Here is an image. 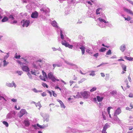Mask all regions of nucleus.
I'll list each match as a JSON object with an SVG mask.
<instances>
[{"instance_id": "f257e3e1", "label": "nucleus", "mask_w": 133, "mask_h": 133, "mask_svg": "<svg viewBox=\"0 0 133 133\" xmlns=\"http://www.w3.org/2000/svg\"><path fill=\"white\" fill-rule=\"evenodd\" d=\"M81 94L82 96L84 98H87L90 96V93L87 91L81 92Z\"/></svg>"}, {"instance_id": "a211bd4d", "label": "nucleus", "mask_w": 133, "mask_h": 133, "mask_svg": "<svg viewBox=\"0 0 133 133\" xmlns=\"http://www.w3.org/2000/svg\"><path fill=\"white\" fill-rule=\"evenodd\" d=\"M51 24L54 26L55 27L57 26V23L55 21H53L51 23Z\"/></svg>"}, {"instance_id": "bf43d9fd", "label": "nucleus", "mask_w": 133, "mask_h": 133, "mask_svg": "<svg viewBox=\"0 0 133 133\" xmlns=\"http://www.w3.org/2000/svg\"><path fill=\"white\" fill-rule=\"evenodd\" d=\"M101 76L102 77H104L105 76V75L103 73H101Z\"/></svg>"}, {"instance_id": "052dcab7", "label": "nucleus", "mask_w": 133, "mask_h": 133, "mask_svg": "<svg viewBox=\"0 0 133 133\" xmlns=\"http://www.w3.org/2000/svg\"><path fill=\"white\" fill-rule=\"evenodd\" d=\"M53 66L54 67V68L56 67V66L58 67L59 66L58 65H56V64H53Z\"/></svg>"}, {"instance_id": "c03bdc74", "label": "nucleus", "mask_w": 133, "mask_h": 133, "mask_svg": "<svg viewBox=\"0 0 133 133\" xmlns=\"http://www.w3.org/2000/svg\"><path fill=\"white\" fill-rule=\"evenodd\" d=\"M37 125L38 127H39L40 128H44V127H43V125H40L38 124H37Z\"/></svg>"}, {"instance_id": "ddd939ff", "label": "nucleus", "mask_w": 133, "mask_h": 133, "mask_svg": "<svg viewBox=\"0 0 133 133\" xmlns=\"http://www.w3.org/2000/svg\"><path fill=\"white\" fill-rule=\"evenodd\" d=\"M109 125L108 123H106L104 126L102 130L106 131L107 129L108 128Z\"/></svg>"}, {"instance_id": "412c9836", "label": "nucleus", "mask_w": 133, "mask_h": 133, "mask_svg": "<svg viewBox=\"0 0 133 133\" xmlns=\"http://www.w3.org/2000/svg\"><path fill=\"white\" fill-rule=\"evenodd\" d=\"M106 50V49L104 48H101L100 50H99V51L102 52L105 51Z\"/></svg>"}, {"instance_id": "9b49d317", "label": "nucleus", "mask_w": 133, "mask_h": 133, "mask_svg": "<svg viewBox=\"0 0 133 133\" xmlns=\"http://www.w3.org/2000/svg\"><path fill=\"white\" fill-rule=\"evenodd\" d=\"M79 48L81 50L82 55H83L84 53L85 50V47L82 46L81 47H80Z\"/></svg>"}, {"instance_id": "de8ad7c7", "label": "nucleus", "mask_w": 133, "mask_h": 133, "mask_svg": "<svg viewBox=\"0 0 133 133\" xmlns=\"http://www.w3.org/2000/svg\"><path fill=\"white\" fill-rule=\"evenodd\" d=\"M9 18L11 19H14V18L12 15H10L9 16Z\"/></svg>"}, {"instance_id": "0e129e2a", "label": "nucleus", "mask_w": 133, "mask_h": 133, "mask_svg": "<svg viewBox=\"0 0 133 133\" xmlns=\"http://www.w3.org/2000/svg\"><path fill=\"white\" fill-rule=\"evenodd\" d=\"M49 93V94L50 96H51L52 95V93L50 91H49L48 92Z\"/></svg>"}, {"instance_id": "0eeeda50", "label": "nucleus", "mask_w": 133, "mask_h": 133, "mask_svg": "<svg viewBox=\"0 0 133 133\" xmlns=\"http://www.w3.org/2000/svg\"><path fill=\"white\" fill-rule=\"evenodd\" d=\"M121 112V110L120 108H118L115 111L114 113L117 114V115H119Z\"/></svg>"}, {"instance_id": "7ed1b4c3", "label": "nucleus", "mask_w": 133, "mask_h": 133, "mask_svg": "<svg viewBox=\"0 0 133 133\" xmlns=\"http://www.w3.org/2000/svg\"><path fill=\"white\" fill-rule=\"evenodd\" d=\"M48 77L49 78L51 79L53 82L55 81L56 79L54 77L52 72H50L48 74Z\"/></svg>"}, {"instance_id": "423d86ee", "label": "nucleus", "mask_w": 133, "mask_h": 133, "mask_svg": "<svg viewBox=\"0 0 133 133\" xmlns=\"http://www.w3.org/2000/svg\"><path fill=\"white\" fill-rule=\"evenodd\" d=\"M38 16V13L37 11L32 13L31 15V17L32 18H37Z\"/></svg>"}, {"instance_id": "f3484780", "label": "nucleus", "mask_w": 133, "mask_h": 133, "mask_svg": "<svg viewBox=\"0 0 133 133\" xmlns=\"http://www.w3.org/2000/svg\"><path fill=\"white\" fill-rule=\"evenodd\" d=\"M124 58L129 61H132L133 60V58L131 57H127V56H125Z\"/></svg>"}, {"instance_id": "e433bc0d", "label": "nucleus", "mask_w": 133, "mask_h": 133, "mask_svg": "<svg viewBox=\"0 0 133 133\" xmlns=\"http://www.w3.org/2000/svg\"><path fill=\"white\" fill-rule=\"evenodd\" d=\"M27 75L28 76L29 78L30 79H32V76L31 75V74H30L29 72H28L27 74Z\"/></svg>"}, {"instance_id": "a18cd8bd", "label": "nucleus", "mask_w": 133, "mask_h": 133, "mask_svg": "<svg viewBox=\"0 0 133 133\" xmlns=\"http://www.w3.org/2000/svg\"><path fill=\"white\" fill-rule=\"evenodd\" d=\"M129 96L130 97H133V94L132 93H130L129 95Z\"/></svg>"}, {"instance_id": "49530a36", "label": "nucleus", "mask_w": 133, "mask_h": 133, "mask_svg": "<svg viewBox=\"0 0 133 133\" xmlns=\"http://www.w3.org/2000/svg\"><path fill=\"white\" fill-rule=\"evenodd\" d=\"M60 106L61 108H65V106L63 103Z\"/></svg>"}, {"instance_id": "cd10ccee", "label": "nucleus", "mask_w": 133, "mask_h": 133, "mask_svg": "<svg viewBox=\"0 0 133 133\" xmlns=\"http://www.w3.org/2000/svg\"><path fill=\"white\" fill-rule=\"evenodd\" d=\"M3 124L5 125L6 127H8L9 126L7 122L5 121H3Z\"/></svg>"}, {"instance_id": "864d4df0", "label": "nucleus", "mask_w": 133, "mask_h": 133, "mask_svg": "<svg viewBox=\"0 0 133 133\" xmlns=\"http://www.w3.org/2000/svg\"><path fill=\"white\" fill-rule=\"evenodd\" d=\"M42 95L43 96H44L46 95V94L45 92H43L42 94Z\"/></svg>"}, {"instance_id": "39448f33", "label": "nucleus", "mask_w": 133, "mask_h": 133, "mask_svg": "<svg viewBox=\"0 0 133 133\" xmlns=\"http://www.w3.org/2000/svg\"><path fill=\"white\" fill-rule=\"evenodd\" d=\"M26 112V110L24 109H22L19 112V117H21Z\"/></svg>"}, {"instance_id": "774afa93", "label": "nucleus", "mask_w": 133, "mask_h": 133, "mask_svg": "<svg viewBox=\"0 0 133 133\" xmlns=\"http://www.w3.org/2000/svg\"><path fill=\"white\" fill-rule=\"evenodd\" d=\"M102 133H107V132L106 131L102 130Z\"/></svg>"}, {"instance_id": "72a5a7b5", "label": "nucleus", "mask_w": 133, "mask_h": 133, "mask_svg": "<svg viewBox=\"0 0 133 133\" xmlns=\"http://www.w3.org/2000/svg\"><path fill=\"white\" fill-rule=\"evenodd\" d=\"M100 9V8H98L97 9L96 11V13L97 15H98L100 14L99 11Z\"/></svg>"}, {"instance_id": "4d7b16f0", "label": "nucleus", "mask_w": 133, "mask_h": 133, "mask_svg": "<svg viewBox=\"0 0 133 133\" xmlns=\"http://www.w3.org/2000/svg\"><path fill=\"white\" fill-rule=\"evenodd\" d=\"M98 55V53H96L94 54V56L95 57H97Z\"/></svg>"}, {"instance_id": "6ab92c4d", "label": "nucleus", "mask_w": 133, "mask_h": 133, "mask_svg": "<svg viewBox=\"0 0 133 133\" xmlns=\"http://www.w3.org/2000/svg\"><path fill=\"white\" fill-rule=\"evenodd\" d=\"M98 19H99V21L101 22H103L104 23H108V22H106L105 20H104V19H102L101 18H98Z\"/></svg>"}, {"instance_id": "ea45409f", "label": "nucleus", "mask_w": 133, "mask_h": 133, "mask_svg": "<svg viewBox=\"0 0 133 133\" xmlns=\"http://www.w3.org/2000/svg\"><path fill=\"white\" fill-rule=\"evenodd\" d=\"M17 53H16V54L15 56V58L16 59H19L20 58L21 56L20 55L17 56Z\"/></svg>"}, {"instance_id": "2f4dec72", "label": "nucleus", "mask_w": 133, "mask_h": 133, "mask_svg": "<svg viewBox=\"0 0 133 133\" xmlns=\"http://www.w3.org/2000/svg\"><path fill=\"white\" fill-rule=\"evenodd\" d=\"M96 89H96V88L95 87H94L91 89L90 91L91 92H93V91H95V90H96Z\"/></svg>"}, {"instance_id": "b1692460", "label": "nucleus", "mask_w": 133, "mask_h": 133, "mask_svg": "<svg viewBox=\"0 0 133 133\" xmlns=\"http://www.w3.org/2000/svg\"><path fill=\"white\" fill-rule=\"evenodd\" d=\"M95 71H91V73L89 74L90 76H95Z\"/></svg>"}, {"instance_id": "393cba45", "label": "nucleus", "mask_w": 133, "mask_h": 133, "mask_svg": "<svg viewBox=\"0 0 133 133\" xmlns=\"http://www.w3.org/2000/svg\"><path fill=\"white\" fill-rule=\"evenodd\" d=\"M114 119L115 120H117L118 119V118L117 115V114L114 113Z\"/></svg>"}, {"instance_id": "603ef678", "label": "nucleus", "mask_w": 133, "mask_h": 133, "mask_svg": "<svg viewBox=\"0 0 133 133\" xmlns=\"http://www.w3.org/2000/svg\"><path fill=\"white\" fill-rule=\"evenodd\" d=\"M126 0L128 1L130 3H131V4L132 5H133V2L131 1L130 0Z\"/></svg>"}, {"instance_id": "9d476101", "label": "nucleus", "mask_w": 133, "mask_h": 133, "mask_svg": "<svg viewBox=\"0 0 133 133\" xmlns=\"http://www.w3.org/2000/svg\"><path fill=\"white\" fill-rule=\"evenodd\" d=\"M124 10L127 12V13H129L130 14L133 15V13L132 11L129 9H128L126 8L124 9Z\"/></svg>"}, {"instance_id": "aec40b11", "label": "nucleus", "mask_w": 133, "mask_h": 133, "mask_svg": "<svg viewBox=\"0 0 133 133\" xmlns=\"http://www.w3.org/2000/svg\"><path fill=\"white\" fill-rule=\"evenodd\" d=\"M24 123L26 127L29 126L30 125L29 122L28 121H24Z\"/></svg>"}, {"instance_id": "bb28decb", "label": "nucleus", "mask_w": 133, "mask_h": 133, "mask_svg": "<svg viewBox=\"0 0 133 133\" xmlns=\"http://www.w3.org/2000/svg\"><path fill=\"white\" fill-rule=\"evenodd\" d=\"M42 85L44 87H46V88H48V85L45 83H42Z\"/></svg>"}, {"instance_id": "4468645a", "label": "nucleus", "mask_w": 133, "mask_h": 133, "mask_svg": "<svg viewBox=\"0 0 133 133\" xmlns=\"http://www.w3.org/2000/svg\"><path fill=\"white\" fill-rule=\"evenodd\" d=\"M125 47L124 45H121L120 48V50L122 52H123L125 49Z\"/></svg>"}, {"instance_id": "20e7f679", "label": "nucleus", "mask_w": 133, "mask_h": 133, "mask_svg": "<svg viewBox=\"0 0 133 133\" xmlns=\"http://www.w3.org/2000/svg\"><path fill=\"white\" fill-rule=\"evenodd\" d=\"M25 64H23L21 66V68L22 70L23 71L25 72H29V67L27 66L24 65Z\"/></svg>"}, {"instance_id": "f8f14e48", "label": "nucleus", "mask_w": 133, "mask_h": 133, "mask_svg": "<svg viewBox=\"0 0 133 133\" xmlns=\"http://www.w3.org/2000/svg\"><path fill=\"white\" fill-rule=\"evenodd\" d=\"M62 45H64L66 47H67L68 45H69V43L65 41H62Z\"/></svg>"}, {"instance_id": "58836bf2", "label": "nucleus", "mask_w": 133, "mask_h": 133, "mask_svg": "<svg viewBox=\"0 0 133 133\" xmlns=\"http://www.w3.org/2000/svg\"><path fill=\"white\" fill-rule=\"evenodd\" d=\"M57 101L60 104V105L61 104H62L63 103L62 102L61 100L59 99H57Z\"/></svg>"}, {"instance_id": "e2e57ef3", "label": "nucleus", "mask_w": 133, "mask_h": 133, "mask_svg": "<svg viewBox=\"0 0 133 133\" xmlns=\"http://www.w3.org/2000/svg\"><path fill=\"white\" fill-rule=\"evenodd\" d=\"M126 109L127 110H130L131 109L129 107H127L126 108Z\"/></svg>"}, {"instance_id": "6e6d98bb", "label": "nucleus", "mask_w": 133, "mask_h": 133, "mask_svg": "<svg viewBox=\"0 0 133 133\" xmlns=\"http://www.w3.org/2000/svg\"><path fill=\"white\" fill-rule=\"evenodd\" d=\"M31 72L32 74L34 75H36V73L35 71H31Z\"/></svg>"}, {"instance_id": "c756f323", "label": "nucleus", "mask_w": 133, "mask_h": 133, "mask_svg": "<svg viewBox=\"0 0 133 133\" xmlns=\"http://www.w3.org/2000/svg\"><path fill=\"white\" fill-rule=\"evenodd\" d=\"M3 65L4 66H5L7 64H8L9 62H7L6 60H4L3 61Z\"/></svg>"}, {"instance_id": "a878e982", "label": "nucleus", "mask_w": 133, "mask_h": 133, "mask_svg": "<svg viewBox=\"0 0 133 133\" xmlns=\"http://www.w3.org/2000/svg\"><path fill=\"white\" fill-rule=\"evenodd\" d=\"M60 33L61 38L62 39H64V36L62 34V31L61 30L60 31Z\"/></svg>"}, {"instance_id": "79ce46f5", "label": "nucleus", "mask_w": 133, "mask_h": 133, "mask_svg": "<svg viewBox=\"0 0 133 133\" xmlns=\"http://www.w3.org/2000/svg\"><path fill=\"white\" fill-rule=\"evenodd\" d=\"M52 94L53 96H54L55 97H56L57 96V94L55 93L54 91H52Z\"/></svg>"}, {"instance_id": "4be33fe9", "label": "nucleus", "mask_w": 133, "mask_h": 133, "mask_svg": "<svg viewBox=\"0 0 133 133\" xmlns=\"http://www.w3.org/2000/svg\"><path fill=\"white\" fill-rule=\"evenodd\" d=\"M122 68L123 71H126L127 66L124 65H122Z\"/></svg>"}, {"instance_id": "2eb2a0df", "label": "nucleus", "mask_w": 133, "mask_h": 133, "mask_svg": "<svg viewBox=\"0 0 133 133\" xmlns=\"http://www.w3.org/2000/svg\"><path fill=\"white\" fill-rule=\"evenodd\" d=\"M8 17L6 16H5L2 19V22H4L8 21Z\"/></svg>"}, {"instance_id": "473e14b6", "label": "nucleus", "mask_w": 133, "mask_h": 133, "mask_svg": "<svg viewBox=\"0 0 133 133\" xmlns=\"http://www.w3.org/2000/svg\"><path fill=\"white\" fill-rule=\"evenodd\" d=\"M112 108L111 107H108L107 108V111L108 112V114H109V113L110 112V110L112 109Z\"/></svg>"}, {"instance_id": "680f3d73", "label": "nucleus", "mask_w": 133, "mask_h": 133, "mask_svg": "<svg viewBox=\"0 0 133 133\" xmlns=\"http://www.w3.org/2000/svg\"><path fill=\"white\" fill-rule=\"evenodd\" d=\"M85 80V78H83L79 82L81 83L83 81Z\"/></svg>"}, {"instance_id": "6e6552de", "label": "nucleus", "mask_w": 133, "mask_h": 133, "mask_svg": "<svg viewBox=\"0 0 133 133\" xmlns=\"http://www.w3.org/2000/svg\"><path fill=\"white\" fill-rule=\"evenodd\" d=\"M8 86L10 87H13L14 86L16 87V85L15 84L14 81H12V83H9L8 84Z\"/></svg>"}, {"instance_id": "13d9d810", "label": "nucleus", "mask_w": 133, "mask_h": 133, "mask_svg": "<svg viewBox=\"0 0 133 133\" xmlns=\"http://www.w3.org/2000/svg\"><path fill=\"white\" fill-rule=\"evenodd\" d=\"M74 83V82L73 81H70V85L71 86L72 84Z\"/></svg>"}, {"instance_id": "5701e85b", "label": "nucleus", "mask_w": 133, "mask_h": 133, "mask_svg": "<svg viewBox=\"0 0 133 133\" xmlns=\"http://www.w3.org/2000/svg\"><path fill=\"white\" fill-rule=\"evenodd\" d=\"M39 77L41 79L44 81H46V79H47V78H46L44 76H40Z\"/></svg>"}, {"instance_id": "69168bd1", "label": "nucleus", "mask_w": 133, "mask_h": 133, "mask_svg": "<svg viewBox=\"0 0 133 133\" xmlns=\"http://www.w3.org/2000/svg\"><path fill=\"white\" fill-rule=\"evenodd\" d=\"M55 88L56 89H59V90H61V89L59 87H55Z\"/></svg>"}, {"instance_id": "1a4fd4ad", "label": "nucleus", "mask_w": 133, "mask_h": 133, "mask_svg": "<svg viewBox=\"0 0 133 133\" xmlns=\"http://www.w3.org/2000/svg\"><path fill=\"white\" fill-rule=\"evenodd\" d=\"M97 99V101L98 102H101L103 99V97H101L99 96H97L96 97Z\"/></svg>"}, {"instance_id": "c9c22d12", "label": "nucleus", "mask_w": 133, "mask_h": 133, "mask_svg": "<svg viewBox=\"0 0 133 133\" xmlns=\"http://www.w3.org/2000/svg\"><path fill=\"white\" fill-rule=\"evenodd\" d=\"M40 10L41 11H43V13L46 12L47 11L46 10L44 9V8H42L40 9Z\"/></svg>"}, {"instance_id": "37998d69", "label": "nucleus", "mask_w": 133, "mask_h": 133, "mask_svg": "<svg viewBox=\"0 0 133 133\" xmlns=\"http://www.w3.org/2000/svg\"><path fill=\"white\" fill-rule=\"evenodd\" d=\"M17 73L19 75H21L22 72V71H18L17 72Z\"/></svg>"}, {"instance_id": "dca6fc26", "label": "nucleus", "mask_w": 133, "mask_h": 133, "mask_svg": "<svg viewBox=\"0 0 133 133\" xmlns=\"http://www.w3.org/2000/svg\"><path fill=\"white\" fill-rule=\"evenodd\" d=\"M32 91H33L34 92L36 93H37L39 92H42V90H37L36 88H34L32 89Z\"/></svg>"}, {"instance_id": "09e8293b", "label": "nucleus", "mask_w": 133, "mask_h": 133, "mask_svg": "<svg viewBox=\"0 0 133 133\" xmlns=\"http://www.w3.org/2000/svg\"><path fill=\"white\" fill-rule=\"evenodd\" d=\"M11 100L14 102H16L17 101V99H16L14 98H12L11 99Z\"/></svg>"}, {"instance_id": "338daca9", "label": "nucleus", "mask_w": 133, "mask_h": 133, "mask_svg": "<svg viewBox=\"0 0 133 133\" xmlns=\"http://www.w3.org/2000/svg\"><path fill=\"white\" fill-rule=\"evenodd\" d=\"M133 128L131 127H130L129 128V129L130 130H131Z\"/></svg>"}, {"instance_id": "8fccbe9b", "label": "nucleus", "mask_w": 133, "mask_h": 133, "mask_svg": "<svg viewBox=\"0 0 133 133\" xmlns=\"http://www.w3.org/2000/svg\"><path fill=\"white\" fill-rule=\"evenodd\" d=\"M128 79H129V81L130 82H131V79L130 78V75H129V76H128Z\"/></svg>"}, {"instance_id": "f03ea898", "label": "nucleus", "mask_w": 133, "mask_h": 133, "mask_svg": "<svg viewBox=\"0 0 133 133\" xmlns=\"http://www.w3.org/2000/svg\"><path fill=\"white\" fill-rule=\"evenodd\" d=\"M21 23H23V24L22 25L23 27L25 26L26 27H28L29 25L30 22L29 20H23L21 22Z\"/></svg>"}, {"instance_id": "3c124183", "label": "nucleus", "mask_w": 133, "mask_h": 133, "mask_svg": "<svg viewBox=\"0 0 133 133\" xmlns=\"http://www.w3.org/2000/svg\"><path fill=\"white\" fill-rule=\"evenodd\" d=\"M17 62L19 64H20L22 66V65L23 64H25L24 63H23L22 62H21L20 61H17Z\"/></svg>"}, {"instance_id": "c85d7f7f", "label": "nucleus", "mask_w": 133, "mask_h": 133, "mask_svg": "<svg viewBox=\"0 0 133 133\" xmlns=\"http://www.w3.org/2000/svg\"><path fill=\"white\" fill-rule=\"evenodd\" d=\"M111 54V50L110 49L106 53V55H109Z\"/></svg>"}, {"instance_id": "a19ab883", "label": "nucleus", "mask_w": 133, "mask_h": 133, "mask_svg": "<svg viewBox=\"0 0 133 133\" xmlns=\"http://www.w3.org/2000/svg\"><path fill=\"white\" fill-rule=\"evenodd\" d=\"M73 47V45H70L69 44V45H68L67 47H68L69 48L71 49Z\"/></svg>"}, {"instance_id": "7c9ffc66", "label": "nucleus", "mask_w": 133, "mask_h": 133, "mask_svg": "<svg viewBox=\"0 0 133 133\" xmlns=\"http://www.w3.org/2000/svg\"><path fill=\"white\" fill-rule=\"evenodd\" d=\"M42 73L43 76H44L45 78H47L46 73L43 71H42Z\"/></svg>"}, {"instance_id": "5fc2aeb1", "label": "nucleus", "mask_w": 133, "mask_h": 133, "mask_svg": "<svg viewBox=\"0 0 133 133\" xmlns=\"http://www.w3.org/2000/svg\"><path fill=\"white\" fill-rule=\"evenodd\" d=\"M102 116L104 120H106V117L103 114V113H102Z\"/></svg>"}, {"instance_id": "f704fd0d", "label": "nucleus", "mask_w": 133, "mask_h": 133, "mask_svg": "<svg viewBox=\"0 0 133 133\" xmlns=\"http://www.w3.org/2000/svg\"><path fill=\"white\" fill-rule=\"evenodd\" d=\"M110 93L112 95L116 94H117V92L116 91H112L110 92Z\"/></svg>"}, {"instance_id": "4c0bfd02", "label": "nucleus", "mask_w": 133, "mask_h": 133, "mask_svg": "<svg viewBox=\"0 0 133 133\" xmlns=\"http://www.w3.org/2000/svg\"><path fill=\"white\" fill-rule=\"evenodd\" d=\"M124 18L125 19V20H127L129 21L131 19V18L129 17H128L127 18L124 17Z\"/></svg>"}]
</instances>
